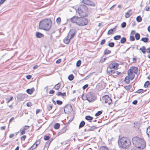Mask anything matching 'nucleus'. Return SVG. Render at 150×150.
Instances as JSON below:
<instances>
[{"mask_svg":"<svg viewBox=\"0 0 150 150\" xmlns=\"http://www.w3.org/2000/svg\"><path fill=\"white\" fill-rule=\"evenodd\" d=\"M87 5L91 6H95V4L93 2L90 1H89Z\"/></svg>","mask_w":150,"mask_h":150,"instance_id":"cd10ccee","label":"nucleus"},{"mask_svg":"<svg viewBox=\"0 0 150 150\" xmlns=\"http://www.w3.org/2000/svg\"><path fill=\"white\" fill-rule=\"evenodd\" d=\"M119 146L123 149L128 148L131 145L130 139L127 137H123L118 141Z\"/></svg>","mask_w":150,"mask_h":150,"instance_id":"f03ea898","label":"nucleus"},{"mask_svg":"<svg viewBox=\"0 0 150 150\" xmlns=\"http://www.w3.org/2000/svg\"><path fill=\"white\" fill-rule=\"evenodd\" d=\"M26 77L27 79H30L31 78L32 76L31 75H28L26 76Z\"/></svg>","mask_w":150,"mask_h":150,"instance_id":"e2e57ef3","label":"nucleus"},{"mask_svg":"<svg viewBox=\"0 0 150 150\" xmlns=\"http://www.w3.org/2000/svg\"><path fill=\"white\" fill-rule=\"evenodd\" d=\"M126 41V39L125 37L122 38L120 40V42L121 43H124Z\"/></svg>","mask_w":150,"mask_h":150,"instance_id":"473e14b6","label":"nucleus"},{"mask_svg":"<svg viewBox=\"0 0 150 150\" xmlns=\"http://www.w3.org/2000/svg\"><path fill=\"white\" fill-rule=\"evenodd\" d=\"M50 137L49 136L45 135L44 137V139L45 140H47L49 139Z\"/></svg>","mask_w":150,"mask_h":150,"instance_id":"c03bdc74","label":"nucleus"},{"mask_svg":"<svg viewBox=\"0 0 150 150\" xmlns=\"http://www.w3.org/2000/svg\"><path fill=\"white\" fill-rule=\"evenodd\" d=\"M61 59L57 60L56 62V63L57 64H59L61 62Z\"/></svg>","mask_w":150,"mask_h":150,"instance_id":"0e129e2a","label":"nucleus"},{"mask_svg":"<svg viewBox=\"0 0 150 150\" xmlns=\"http://www.w3.org/2000/svg\"><path fill=\"white\" fill-rule=\"evenodd\" d=\"M67 130V129L65 127H63L62 129H61L59 132L57 133L58 136H59L61 134H62L65 132Z\"/></svg>","mask_w":150,"mask_h":150,"instance_id":"f3484780","label":"nucleus"},{"mask_svg":"<svg viewBox=\"0 0 150 150\" xmlns=\"http://www.w3.org/2000/svg\"><path fill=\"white\" fill-rule=\"evenodd\" d=\"M60 126V124L59 123H56L54 126V128L55 129H58Z\"/></svg>","mask_w":150,"mask_h":150,"instance_id":"bb28decb","label":"nucleus"},{"mask_svg":"<svg viewBox=\"0 0 150 150\" xmlns=\"http://www.w3.org/2000/svg\"><path fill=\"white\" fill-rule=\"evenodd\" d=\"M103 111H99L95 114V116L97 117L100 115L102 113Z\"/></svg>","mask_w":150,"mask_h":150,"instance_id":"f704fd0d","label":"nucleus"},{"mask_svg":"<svg viewBox=\"0 0 150 150\" xmlns=\"http://www.w3.org/2000/svg\"><path fill=\"white\" fill-rule=\"evenodd\" d=\"M53 138H51L49 139L45 144V146H44V148L46 147L48 148L51 143V142L53 141Z\"/></svg>","mask_w":150,"mask_h":150,"instance_id":"2eb2a0df","label":"nucleus"},{"mask_svg":"<svg viewBox=\"0 0 150 150\" xmlns=\"http://www.w3.org/2000/svg\"><path fill=\"white\" fill-rule=\"evenodd\" d=\"M100 150H109L106 146H103L100 148Z\"/></svg>","mask_w":150,"mask_h":150,"instance_id":"de8ad7c7","label":"nucleus"},{"mask_svg":"<svg viewBox=\"0 0 150 150\" xmlns=\"http://www.w3.org/2000/svg\"><path fill=\"white\" fill-rule=\"evenodd\" d=\"M113 30H112L111 29L108 32L107 34L108 35L111 34L112 33H113Z\"/></svg>","mask_w":150,"mask_h":150,"instance_id":"4d7b16f0","label":"nucleus"},{"mask_svg":"<svg viewBox=\"0 0 150 150\" xmlns=\"http://www.w3.org/2000/svg\"><path fill=\"white\" fill-rule=\"evenodd\" d=\"M106 58H105L103 59H101L100 60V62L101 63H103L106 60Z\"/></svg>","mask_w":150,"mask_h":150,"instance_id":"052dcab7","label":"nucleus"},{"mask_svg":"<svg viewBox=\"0 0 150 150\" xmlns=\"http://www.w3.org/2000/svg\"><path fill=\"white\" fill-rule=\"evenodd\" d=\"M81 60H78L76 62V65L77 67H79L81 64Z\"/></svg>","mask_w":150,"mask_h":150,"instance_id":"a18cd8bd","label":"nucleus"},{"mask_svg":"<svg viewBox=\"0 0 150 150\" xmlns=\"http://www.w3.org/2000/svg\"><path fill=\"white\" fill-rule=\"evenodd\" d=\"M56 22L58 24L60 23L61 22V19L60 17H59L57 18L56 20Z\"/></svg>","mask_w":150,"mask_h":150,"instance_id":"79ce46f5","label":"nucleus"},{"mask_svg":"<svg viewBox=\"0 0 150 150\" xmlns=\"http://www.w3.org/2000/svg\"><path fill=\"white\" fill-rule=\"evenodd\" d=\"M85 123L83 121H81L79 125V129L83 127L85 125Z\"/></svg>","mask_w":150,"mask_h":150,"instance_id":"4be33fe9","label":"nucleus"},{"mask_svg":"<svg viewBox=\"0 0 150 150\" xmlns=\"http://www.w3.org/2000/svg\"><path fill=\"white\" fill-rule=\"evenodd\" d=\"M72 107L70 104H68L65 106L64 111L65 113L69 114L72 111Z\"/></svg>","mask_w":150,"mask_h":150,"instance_id":"6e6552de","label":"nucleus"},{"mask_svg":"<svg viewBox=\"0 0 150 150\" xmlns=\"http://www.w3.org/2000/svg\"><path fill=\"white\" fill-rule=\"evenodd\" d=\"M119 66V64L117 63H114L112 64H110L109 65V67L111 69H115L116 70L118 69Z\"/></svg>","mask_w":150,"mask_h":150,"instance_id":"f8f14e48","label":"nucleus"},{"mask_svg":"<svg viewBox=\"0 0 150 150\" xmlns=\"http://www.w3.org/2000/svg\"><path fill=\"white\" fill-rule=\"evenodd\" d=\"M146 132L147 135L149 137H150V126L148 127L146 129Z\"/></svg>","mask_w":150,"mask_h":150,"instance_id":"b1692460","label":"nucleus"},{"mask_svg":"<svg viewBox=\"0 0 150 150\" xmlns=\"http://www.w3.org/2000/svg\"><path fill=\"white\" fill-rule=\"evenodd\" d=\"M115 44L113 42H110L108 43V45L110 47H113L114 46Z\"/></svg>","mask_w":150,"mask_h":150,"instance_id":"a19ab883","label":"nucleus"},{"mask_svg":"<svg viewBox=\"0 0 150 150\" xmlns=\"http://www.w3.org/2000/svg\"><path fill=\"white\" fill-rule=\"evenodd\" d=\"M121 36L120 35H116L114 37V39L115 40H118L120 39Z\"/></svg>","mask_w":150,"mask_h":150,"instance_id":"2f4dec72","label":"nucleus"},{"mask_svg":"<svg viewBox=\"0 0 150 150\" xmlns=\"http://www.w3.org/2000/svg\"><path fill=\"white\" fill-rule=\"evenodd\" d=\"M150 84V83L149 81H146L144 84V86L145 88H147L148 87V86Z\"/></svg>","mask_w":150,"mask_h":150,"instance_id":"37998d69","label":"nucleus"},{"mask_svg":"<svg viewBox=\"0 0 150 150\" xmlns=\"http://www.w3.org/2000/svg\"><path fill=\"white\" fill-rule=\"evenodd\" d=\"M137 122H136V123L134 122V127H135L136 128H137V129H138L139 128V126L137 125Z\"/></svg>","mask_w":150,"mask_h":150,"instance_id":"8fccbe9b","label":"nucleus"},{"mask_svg":"<svg viewBox=\"0 0 150 150\" xmlns=\"http://www.w3.org/2000/svg\"><path fill=\"white\" fill-rule=\"evenodd\" d=\"M13 99V97L11 96H10L8 97L7 98H5V100H6V102L7 103H8Z\"/></svg>","mask_w":150,"mask_h":150,"instance_id":"a211bd4d","label":"nucleus"},{"mask_svg":"<svg viewBox=\"0 0 150 150\" xmlns=\"http://www.w3.org/2000/svg\"><path fill=\"white\" fill-rule=\"evenodd\" d=\"M30 127L28 125H25L22 128L23 129V130L25 131L28 129Z\"/></svg>","mask_w":150,"mask_h":150,"instance_id":"49530a36","label":"nucleus"},{"mask_svg":"<svg viewBox=\"0 0 150 150\" xmlns=\"http://www.w3.org/2000/svg\"><path fill=\"white\" fill-rule=\"evenodd\" d=\"M43 35L39 32L36 33V36L37 38H40L42 37L43 36Z\"/></svg>","mask_w":150,"mask_h":150,"instance_id":"aec40b11","label":"nucleus"},{"mask_svg":"<svg viewBox=\"0 0 150 150\" xmlns=\"http://www.w3.org/2000/svg\"><path fill=\"white\" fill-rule=\"evenodd\" d=\"M88 8L86 5H81L79 6L78 8V12L79 15L81 17L87 16V12Z\"/></svg>","mask_w":150,"mask_h":150,"instance_id":"20e7f679","label":"nucleus"},{"mask_svg":"<svg viewBox=\"0 0 150 150\" xmlns=\"http://www.w3.org/2000/svg\"><path fill=\"white\" fill-rule=\"evenodd\" d=\"M131 68L134 74H136L138 71V68L136 67H131Z\"/></svg>","mask_w":150,"mask_h":150,"instance_id":"5701e85b","label":"nucleus"},{"mask_svg":"<svg viewBox=\"0 0 150 150\" xmlns=\"http://www.w3.org/2000/svg\"><path fill=\"white\" fill-rule=\"evenodd\" d=\"M60 86V85L59 83H58L56 84L54 86V88L56 90H58Z\"/></svg>","mask_w":150,"mask_h":150,"instance_id":"7c9ffc66","label":"nucleus"},{"mask_svg":"<svg viewBox=\"0 0 150 150\" xmlns=\"http://www.w3.org/2000/svg\"><path fill=\"white\" fill-rule=\"evenodd\" d=\"M105 42V39H103L102 40L101 42L100 43V44L101 45H103L104 44Z\"/></svg>","mask_w":150,"mask_h":150,"instance_id":"bf43d9fd","label":"nucleus"},{"mask_svg":"<svg viewBox=\"0 0 150 150\" xmlns=\"http://www.w3.org/2000/svg\"><path fill=\"white\" fill-rule=\"evenodd\" d=\"M150 7L149 6H148L146 8L145 10L146 11H150Z\"/></svg>","mask_w":150,"mask_h":150,"instance_id":"69168bd1","label":"nucleus"},{"mask_svg":"<svg viewBox=\"0 0 150 150\" xmlns=\"http://www.w3.org/2000/svg\"><path fill=\"white\" fill-rule=\"evenodd\" d=\"M110 74H111L113 76H116L117 75H119L121 74L120 72L116 71V70L111 69L110 71H108Z\"/></svg>","mask_w":150,"mask_h":150,"instance_id":"1a4fd4ad","label":"nucleus"},{"mask_svg":"<svg viewBox=\"0 0 150 150\" xmlns=\"http://www.w3.org/2000/svg\"><path fill=\"white\" fill-rule=\"evenodd\" d=\"M129 39L131 41H133L134 40L135 38L134 36H130L129 38Z\"/></svg>","mask_w":150,"mask_h":150,"instance_id":"603ef678","label":"nucleus"},{"mask_svg":"<svg viewBox=\"0 0 150 150\" xmlns=\"http://www.w3.org/2000/svg\"><path fill=\"white\" fill-rule=\"evenodd\" d=\"M85 119L87 120L89 122H91V120L93 119V117L90 116H86L85 117Z\"/></svg>","mask_w":150,"mask_h":150,"instance_id":"412c9836","label":"nucleus"},{"mask_svg":"<svg viewBox=\"0 0 150 150\" xmlns=\"http://www.w3.org/2000/svg\"><path fill=\"white\" fill-rule=\"evenodd\" d=\"M77 21V24L79 26L85 25L88 23L87 19L85 18H79Z\"/></svg>","mask_w":150,"mask_h":150,"instance_id":"39448f33","label":"nucleus"},{"mask_svg":"<svg viewBox=\"0 0 150 150\" xmlns=\"http://www.w3.org/2000/svg\"><path fill=\"white\" fill-rule=\"evenodd\" d=\"M35 145H34V144L31 146L30 147L29 149V150H33V149L35 148Z\"/></svg>","mask_w":150,"mask_h":150,"instance_id":"3c124183","label":"nucleus"},{"mask_svg":"<svg viewBox=\"0 0 150 150\" xmlns=\"http://www.w3.org/2000/svg\"><path fill=\"white\" fill-rule=\"evenodd\" d=\"M132 141L133 145L136 148L142 149L145 147L146 142L143 138L135 136L133 138Z\"/></svg>","mask_w":150,"mask_h":150,"instance_id":"f257e3e1","label":"nucleus"},{"mask_svg":"<svg viewBox=\"0 0 150 150\" xmlns=\"http://www.w3.org/2000/svg\"><path fill=\"white\" fill-rule=\"evenodd\" d=\"M20 131L21 132V135L24 134L25 133V131L23 130V129L22 128L20 129Z\"/></svg>","mask_w":150,"mask_h":150,"instance_id":"58836bf2","label":"nucleus"},{"mask_svg":"<svg viewBox=\"0 0 150 150\" xmlns=\"http://www.w3.org/2000/svg\"><path fill=\"white\" fill-rule=\"evenodd\" d=\"M129 76H126L125 79V81L127 84H129Z\"/></svg>","mask_w":150,"mask_h":150,"instance_id":"a878e982","label":"nucleus"},{"mask_svg":"<svg viewBox=\"0 0 150 150\" xmlns=\"http://www.w3.org/2000/svg\"><path fill=\"white\" fill-rule=\"evenodd\" d=\"M14 136V135L13 134H10L9 136V137L10 138H12Z\"/></svg>","mask_w":150,"mask_h":150,"instance_id":"338daca9","label":"nucleus"},{"mask_svg":"<svg viewBox=\"0 0 150 150\" xmlns=\"http://www.w3.org/2000/svg\"><path fill=\"white\" fill-rule=\"evenodd\" d=\"M89 0H83V2L85 4L87 5Z\"/></svg>","mask_w":150,"mask_h":150,"instance_id":"5fc2aeb1","label":"nucleus"},{"mask_svg":"<svg viewBox=\"0 0 150 150\" xmlns=\"http://www.w3.org/2000/svg\"><path fill=\"white\" fill-rule=\"evenodd\" d=\"M128 76H130V78L131 80H133L135 74L130 68L127 71Z\"/></svg>","mask_w":150,"mask_h":150,"instance_id":"9d476101","label":"nucleus"},{"mask_svg":"<svg viewBox=\"0 0 150 150\" xmlns=\"http://www.w3.org/2000/svg\"><path fill=\"white\" fill-rule=\"evenodd\" d=\"M144 92V90L142 89H139L136 92L137 93H143Z\"/></svg>","mask_w":150,"mask_h":150,"instance_id":"864d4df0","label":"nucleus"},{"mask_svg":"<svg viewBox=\"0 0 150 150\" xmlns=\"http://www.w3.org/2000/svg\"><path fill=\"white\" fill-rule=\"evenodd\" d=\"M51 26V22L50 19H46L40 22L39 28L46 30H50Z\"/></svg>","mask_w":150,"mask_h":150,"instance_id":"7ed1b4c3","label":"nucleus"},{"mask_svg":"<svg viewBox=\"0 0 150 150\" xmlns=\"http://www.w3.org/2000/svg\"><path fill=\"white\" fill-rule=\"evenodd\" d=\"M79 18V17L77 16H74L70 19V21L72 23H75L77 24V22L78 21H78Z\"/></svg>","mask_w":150,"mask_h":150,"instance_id":"ddd939ff","label":"nucleus"},{"mask_svg":"<svg viewBox=\"0 0 150 150\" xmlns=\"http://www.w3.org/2000/svg\"><path fill=\"white\" fill-rule=\"evenodd\" d=\"M132 11V10L129 9L125 13V16L126 18H128L129 17L132 15L131 12Z\"/></svg>","mask_w":150,"mask_h":150,"instance_id":"dca6fc26","label":"nucleus"},{"mask_svg":"<svg viewBox=\"0 0 150 150\" xmlns=\"http://www.w3.org/2000/svg\"><path fill=\"white\" fill-rule=\"evenodd\" d=\"M41 110L40 109H37L36 110V114H37L38 113H39L40 112H41Z\"/></svg>","mask_w":150,"mask_h":150,"instance_id":"774afa93","label":"nucleus"},{"mask_svg":"<svg viewBox=\"0 0 150 150\" xmlns=\"http://www.w3.org/2000/svg\"><path fill=\"white\" fill-rule=\"evenodd\" d=\"M140 50L141 51L142 53L145 54L146 53V47L144 46H143L142 47H141L140 48Z\"/></svg>","mask_w":150,"mask_h":150,"instance_id":"393cba45","label":"nucleus"},{"mask_svg":"<svg viewBox=\"0 0 150 150\" xmlns=\"http://www.w3.org/2000/svg\"><path fill=\"white\" fill-rule=\"evenodd\" d=\"M26 135H23V136H22L21 137V140L24 141L25 140V139L26 138Z\"/></svg>","mask_w":150,"mask_h":150,"instance_id":"13d9d810","label":"nucleus"},{"mask_svg":"<svg viewBox=\"0 0 150 150\" xmlns=\"http://www.w3.org/2000/svg\"><path fill=\"white\" fill-rule=\"evenodd\" d=\"M137 21L138 22H140L142 21V18L140 16H138L136 18Z\"/></svg>","mask_w":150,"mask_h":150,"instance_id":"4c0bfd02","label":"nucleus"},{"mask_svg":"<svg viewBox=\"0 0 150 150\" xmlns=\"http://www.w3.org/2000/svg\"><path fill=\"white\" fill-rule=\"evenodd\" d=\"M103 103H112V101L111 98L108 95H105L100 99Z\"/></svg>","mask_w":150,"mask_h":150,"instance_id":"0eeeda50","label":"nucleus"},{"mask_svg":"<svg viewBox=\"0 0 150 150\" xmlns=\"http://www.w3.org/2000/svg\"><path fill=\"white\" fill-rule=\"evenodd\" d=\"M34 88H33L31 89H27L26 90V92L28 93L31 94L34 91Z\"/></svg>","mask_w":150,"mask_h":150,"instance_id":"6ab92c4d","label":"nucleus"},{"mask_svg":"<svg viewBox=\"0 0 150 150\" xmlns=\"http://www.w3.org/2000/svg\"><path fill=\"white\" fill-rule=\"evenodd\" d=\"M145 42H147L148 41L149 39L148 38H142L141 40Z\"/></svg>","mask_w":150,"mask_h":150,"instance_id":"c756f323","label":"nucleus"},{"mask_svg":"<svg viewBox=\"0 0 150 150\" xmlns=\"http://www.w3.org/2000/svg\"><path fill=\"white\" fill-rule=\"evenodd\" d=\"M90 129H91V131H93L94 129L97 128V127L94 126H93L91 127H90Z\"/></svg>","mask_w":150,"mask_h":150,"instance_id":"09e8293b","label":"nucleus"},{"mask_svg":"<svg viewBox=\"0 0 150 150\" xmlns=\"http://www.w3.org/2000/svg\"><path fill=\"white\" fill-rule=\"evenodd\" d=\"M111 52L110 50H105L104 52V54H110L111 53Z\"/></svg>","mask_w":150,"mask_h":150,"instance_id":"e433bc0d","label":"nucleus"},{"mask_svg":"<svg viewBox=\"0 0 150 150\" xmlns=\"http://www.w3.org/2000/svg\"><path fill=\"white\" fill-rule=\"evenodd\" d=\"M74 78V76L73 74H71L69 76L68 79L70 81L72 80Z\"/></svg>","mask_w":150,"mask_h":150,"instance_id":"72a5a7b5","label":"nucleus"},{"mask_svg":"<svg viewBox=\"0 0 150 150\" xmlns=\"http://www.w3.org/2000/svg\"><path fill=\"white\" fill-rule=\"evenodd\" d=\"M75 33V31L74 30H71L69 33L68 35L70 37V39H71L74 37Z\"/></svg>","mask_w":150,"mask_h":150,"instance_id":"9b49d317","label":"nucleus"},{"mask_svg":"<svg viewBox=\"0 0 150 150\" xmlns=\"http://www.w3.org/2000/svg\"><path fill=\"white\" fill-rule=\"evenodd\" d=\"M126 25V23L125 22H124L122 23L121 24V27L122 28H125Z\"/></svg>","mask_w":150,"mask_h":150,"instance_id":"6e6d98bb","label":"nucleus"},{"mask_svg":"<svg viewBox=\"0 0 150 150\" xmlns=\"http://www.w3.org/2000/svg\"><path fill=\"white\" fill-rule=\"evenodd\" d=\"M140 37V35L139 33H137L135 35V38H136V39L138 40H139Z\"/></svg>","mask_w":150,"mask_h":150,"instance_id":"c9c22d12","label":"nucleus"},{"mask_svg":"<svg viewBox=\"0 0 150 150\" xmlns=\"http://www.w3.org/2000/svg\"><path fill=\"white\" fill-rule=\"evenodd\" d=\"M52 108V105H47V109L48 111L51 110Z\"/></svg>","mask_w":150,"mask_h":150,"instance_id":"ea45409f","label":"nucleus"},{"mask_svg":"<svg viewBox=\"0 0 150 150\" xmlns=\"http://www.w3.org/2000/svg\"><path fill=\"white\" fill-rule=\"evenodd\" d=\"M86 99L89 102H91L96 100V97L93 93L90 92L87 94Z\"/></svg>","mask_w":150,"mask_h":150,"instance_id":"423d86ee","label":"nucleus"},{"mask_svg":"<svg viewBox=\"0 0 150 150\" xmlns=\"http://www.w3.org/2000/svg\"><path fill=\"white\" fill-rule=\"evenodd\" d=\"M40 142V141L39 140H37L34 143V145H35L36 144H38V145H39Z\"/></svg>","mask_w":150,"mask_h":150,"instance_id":"680f3d73","label":"nucleus"},{"mask_svg":"<svg viewBox=\"0 0 150 150\" xmlns=\"http://www.w3.org/2000/svg\"><path fill=\"white\" fill-rule=\"evenodd\" d=\"M71 39H70V37H69V36H68V35H67V36L64 39V42L65 43L68 44L69 43L70 40Z\"/></svg>","mask_w":150,"mask_h":150,"instance_id":"4468645a","label":"nucleus"},{"mask_svg":"<svg viewBox=\"0 0 150 150\" xmlns=\"http://www.w3.org/2000/svg\"><path fill=\"white\" fill-rule=\"evenodd\" d=\"M57 95L59 96H66V93H62L61 92H58Z\"/></svg>","mask_w":150,"mask_h":150,"instance_id":"c85d7f7f","label":"nucleus"}]
</instances>
